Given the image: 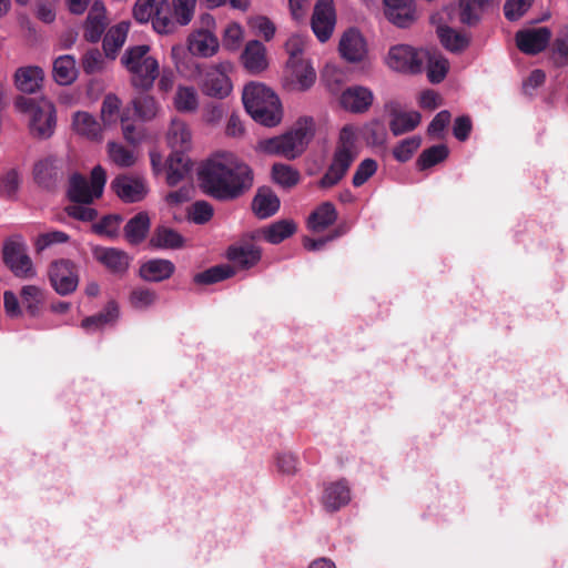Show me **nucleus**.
Here are the masks:
<instances>
[{"instance_id":"412c9836","label":"nucleus","mask_w":568,"mask_h":568,"mask_svg":"<svg viewBox=\"0 0 568 568\" xmlns=\"http://www.w3.org/2000/svg\"><path fill=\"white\" fill-rule=\"evenodd\" d=\"M71 128L74 133L92 141L102 140L103 126L87 111H77L71 118Z\"/></svg>"},{"instance_id":"393cba45","label":"nucleus","mask_w":568,"mask_h":568,"mask_svg":"<svg viewBox=\"0 0 568 568\" xmlns=\"http://www.w3.org/2000/svg\"><path fill=\"white\" fill-rule=\"evenodd\" d=\"M173 106L180 113H194L200 108V94L191 84H179L173 95Z\"/></svg>"},{"instance_id":"e433bc0d","label":"nucleus","mask_w":568,"mask_h":568,"mask_svg":"<svg viewBox=\"0 0 568 568\" xmlns=\"http://www.w3.org/2000/svg\"><path fill=\"white\" fill-rule=\"evenodd\" d=\"M151 225L150 216L146 212H139L128 221L124 226L126 240L132 244L141 243L149 233Z\"/></svg>"},{"instance_id":"8fccbe9b","label":"nucleus","mask_w":568,"mask_h":568,"mask_svg":"<svg viewBox=\"0 0 568 568\" xmlns=\"http://www.w3.org/2000/svg\"><path fill=\"white\" fill-rule=\"evenodd\" d=\"M234 274L235 270L233 266L229 264H221L196 274L194 276V282L196 284H213L230 278Z\"/></svg>"},{"instance_id":"5fc2aeb1","label":"nucleus","mask_w":568,"mask_h":568,"mask_svg":"<svg viewBox=\"0 0 568 568\" xmlns=\"http://www.w3.org/2000/svg\"><path fill=\"white\" fill-rule=\"evenodd\" d=\"M159 7L154 13L152 19V27L154 31L159 34H170L176 30L179 23L176 22L174 16L172 17L168 11H163L162 4Z\"/></svg>"},{"instance_id":"680f3d73","label":"nucleus","mask_w":568,"mask_h":568,"mask_svg":"<svg viewBox=\"0 0 568 568\" xmlns=\"http://www.w3.org/2000/svg\"><path fill=\"white\" fill-rule=\"evenodd\" d=\"M158 8L156 0H136L132 8V14L139 23H146L152 21Z\"/></svg>"},{"instance_id":"4be33fe9","label":"nucleus","mask_w":568,"mask_h":568,"mask_svg":"<svg viewBox=\"0 0 568 568\" xmlns=\"http://www.w3.org/2000/svg\"><path fill=\"white\" fill-rule=\"evenodd\" d=\"M175 272L173 262L166 258H151L141 264L139 275L146 282H163Z\"/></svg>"},{"instance_id":"9d476101","label":"nucleus","mask_w":568,"mask_h":568,"mask_svg":"<svg viewBox=\"0 0 568 568\" xmlns=\"http://www.w3.org/2000/svg\"><path fill=\"white\" fill-rule=\"evenodd\" d=\"M316 80V72L308 60L294 62L287 60L282 83L287 91L304 92L313 87Z\"/></svg>"},{"instance_id":"774afa93","label":"nucleus","mask_w":568,"mask_h":568,"mask_svg":"<svg viewBox=\"0 0 568 568\" xmlns=\"http://www.w3.org/2000/svg\"><path fill=\"white\" fill-rule=\"evenodd\" d=\"M122 219L119 215H109L103 217L99 223L93 225L95 233L113 237L120 231Z\"/></svg>"},{"instance_id":"2f4dec72","label":"nucleus","mask_w":568,"mask_h":568,"mask_svg":"<svg viewBox=\"0 0 568 568\" xmlns=\"http://www.w3.org/2000/svg\"><path fill=\"white\" fill-rule=\"evenodd\" d=\"M352 163L353 161H351L349 155L344 152H335L334 160L327 172L321 179L320 185L326 189L337 184L345 175Z\"/></svg>"},{"instance_id":"4468645a","label":"nucleus","mask_w":568,"mask_h":568,"mask_svg":"<svg viewBox=\"0 0 568 568\" xmlns=\"http://www.w3.org/2000/svg\"><path fill=\"white\" fill-rule=\"evenodd\" d=\"M385 18L398 28H408L417 20L415 0H382Z\"/></svg>"},{"instance_id":"58836bf2","label":"nucleus","mask_w":568,"mask_h":568,"mask_svg":"<svg viewBox=\"0 0 568 568\" xmlns=\"http://www.w3.org/2000/svg\"><path fill=\"white\" fill-rule=\"evenodd\" d=\"M422 116L417 111H394L389 123L394 135H400L413 131L419 123Z\"/></svg>"},{"instance_id":"dca6fc26","label":"nucleus","mask_w":568,"mask_h":568,"mask_svg":"<svg viewBox=\"0 0 568 568\" xmlns=\"http://www.w3.org/2000/svg\"><path fill=\"white\" fill-rule=\"evenodd\" d=\"M551 38V32L546 27H532L520 30L516 34V43L520 51L527 54H536L546 49Z\"/></svg>"},{"instance_id":"39448f33","label":"nucleus","mask_w":568,"mask_h":568,"mask_svg":"<svg viewBox=\"0 0 568 568\" xmlns=\"http://www.w3.org/2000/svg\"><path fill=\"white\" fill-rule=\"evenodd\" d=\"M425 57L427 49L397 43L388 49L384 62L393 71L416 74L423 71Z\"/></svg>"},{"instance_id":"9b49d317","label":"nucleus","mask_w":568,"mask_h":568,"mask_svg":"<svg viewBox=\"0 0 568 568\" xmlns=\"http://www.w3.org/2000/svg\"><path fill=\"white\" fill-rule=\"evenodd\" d=\"M312 30L321 42L327 41L336 26V11L333 0H318L312 16Z\"/></svg>"},{"instance_id":"c756f323","label":"nucleus","mask_w":568,"mask_h":568,"mask_svg":"<svg viewBox=\"0 0 568 568\" xmlns=\"http://www.w3.org/2000/svg\"><path fill=\"white\" fill-rule=\"evenodd\" d=\"M53 79L60 85H69L78 78L77 62L73 55L63 54L53 62Z\"/></svg>"},{"instance_id":"a211bd4d","label":"nucleus","mask_w":568,"mask_h":568,"mask_svg":"<svg viewBox=\"0 0 568 568\" xmlns=\"http://www.w3.org/2000/svg\"><path fill=\"white\" fill-rule=\"evenodd\" d=\"M351 488L345 479L326 483L323 487L321 503L325 510L334 513L351 501Z\"/></svg>"},{"instance_id":"338daca9","label":"nucleus","mask_w":568,"mask_h":568,"mask_svg":"<svg viewBox=\"0 0 568 568\" xmlns=\"http://www.w3.org/2000/svg\"><path fill=\"white\" fill-rule=\"evenodd\" d=\"M213 216V207L205 201H197L192 204L189 211V217L195 224H204Z\"/></svg>"},{"instance_id":"4c0bfd02","label":"nucleus","mask_w":568,"mask_h":568,"mask_svg":"<svg viewBox=\"0 0 568 568\" xmlns=\"http://www.w3.org/2000/svg\"><path fill=\"white\" fill-rule=\"evenodd\" d=\"M424 64H426L427 77L432 83L442 82L449 69L448 60L436 50H427Z\"/></svg>"},{"instance_id":"f8f14e48","label":"nucleus","mask_w":568,"mask_h":568,"mask_svg":"<svg viewBox=\"0 0 568 568\" xmlns=\"http://www.w3.org/2000/svg\"><path fill=\"white\" fill-rule=\"evenodd\" d=\"M49 278L53 288L60 295L72 293L79 283L75 266L68 260L53 262L49 267Z\"/></svg>"},{"instance_id":"0e129e2a","label":"nucleus","mask_w":568,"mask_h":568,"mask_svg":"<svg viewBox=\"0 0 568 568\" xmlns=\"http://www.w3.org/2000/svg\"><path fill=\"white\" fill-rule=\"evenodd\" d=\"M420 143L422 140L419 136H410L403 140L393 151L395 159L400 162L408 161L418 150Z\"/></svg>"},{"instance_id":"c9c22d12","label":"nucleus","mask_w":568,"mask_h":568,"mask_svg":"<svg viewBox=\"0 0 568 568\" xmlns=\"http://www.w3.org/2000/svg\"><path fill=\"white\" fill-rule=\"evenodd\" d=\"M337 219L335 206L331 202L322 203L308 217L307 225L313 232H322Z\"/></svg>"},{"instance_id":"ea45409f","label":"nucleus","mask_w":568,"mask_h":568,"mask_svg":"<svg viewBox=\"0 0 568 568\" xmlns=\"http://www.w3.org/2000/svg\"><path fill=\"white\" fill-rule=\"evenodd\" d=\"M21 304L30 316H38L44 303L43 290L36 285H26L21 288Z\"/></svg>"},{"instance_id":"6e6552de","label":"nucleus","mask_w":568,"mask_h":568,"mask_svg":"<svg viewBox=\"0 0 568 568\" xmlns=\"http://www.w3.org/2000/svg\"><path fill=\"white\" fill-rule=\"evenodd\" d=\"M6 266L20 278H33L37 275L32 260L28 255L27 245L18 237L9 239L2 247Z\"/></svg>"},{"instance_id":"c03bdc74","label":"nucleus","mask_w":568,"mask_h":568,"mask_svg":"<svg viewBox=\"0 0 568 568\" xmlns=\"http://www.w3.org/2000/svg\"><path fill=\"white\" fill-rule=\"evenodd\" d=\"M158 300V293L148 287H135L129 295V304L136 311H146L151 308L156 304Z\"/></svg>"},{"instance_id":"e2e57ef3","label":"nucleus","mask_w":568,"mask_h":568,"mask_svg":"<svg viewBox=\"0 0 568 568\" xmlns=\"http://www.w3.org/2000/svg\"><path fill=\"white\" fill-rule=\"evenodd\" d=\"M552 55L559 67L568 65V28L560 31L555 40Z\"/></svg>"},{"instance_id":"49530a36","label":"nucleus","mask_w":568,"mask_h":568,"mask_svg":"<svg viewBox=\"0 0 568 568\" xmlns=\"http://www.w3.org/2000/svg\"><path fill=\"white\" fill-rule=\"evenodd\" d=\"M273 466L280 476L293 477L298 471V459L291 452H278L273 457Z\"/></svg>"},{"instance_id":"a878e982","label":"nucleus","mask_w":568,"mask_h":568,"mask_svg":"<svg viewBox=\"0 0 568 568\" xmlns=\"http://www.w3.org/2000/svg\"><path fill=\"white\" fill-rule=\"evenodd\" d=\"M150 244L160 250H180L184 246L185 239L176 230L160 225L154 230Z\"/></svg>"},{"instance_id":"20e7f679","label":"nucleus","mask_w":568,"mask_h":568,"mask_svg":"<svg viewBox=\"0 0 568 568\" xmlns=\"http://www.w3.org/2000/svg\"><path fill=\"white\" fill-rule=\"evenodd\" d=\"M16 109L26 116L31 134L39 139L50 138L57 125L54 104L47 98L20 97Z\"/></svg>"},{"instance_id":"bb28decb","label":"nucleus","mask_w":568,"mask_h":568,"mask_svg":"<svg viewBox=\"0 0 568 568\" xmlns=\"http://www.w3.org/2000/svg\"><path fill=\"white\" fill-rule=\"evenodd\" d=\"M43 81V71L39 67H21L16 71L14 82L17 88L24 93H34Z\"/></svg>"},{"instance_id":"4d7b16f0","label":"nucleus","mask_w":568,"mask_h":568,"mask_svg":"<svg viewBox=\"0 0 568 568\" xmlns=\"http://www.w3.org/2000/svg\"><path fill=\"white\" fill-rule=\"evenodd\" d=\"M356 139L357 129L354 125L347 124L343 126L339 133V145L336 152H344L351 156V161H354L356 156Z\"/></svg>"},{"instance_id":"6e6d98bb","label":"nucleus","mask_w":568,"mask_h":568,"mask_svg":"<svg viewBox=\"0 0 568 568\" xmlns=\"http://www.w3.org/2000/svg\"><path fill=\"white\" fill-rule=\"evenodd\" d=\"M197 0H173V16L179 23V26H187L195 13Z\"/></svg>"},{"instance_id":"7ed1b4c3","label":"nucleus","mask_w":568,"mask_h":568,"mask_svg":"<svg viewBox=\"0 0 568 568\" xmlns=\"http://www.w3.org/2000/svg\"><path fill=\"white\" fill-rule=\"evenodd\" d=\"M121 62L130 73L134 88L148 91L160 75L159 61L150 54V47L146 44L128 48Z\"/></svg>"},{"instance_id":"a18cd8bd","label":"nucleus","mask_w":568,"mask_h":568,"mask_svg":"<svg viewBox=\"0 0 568 568\" xmlns=\"http://www.w3.org/2000/svg\"><path fill=\"white\" fill-rule=\"evenodd\" d=\"M121 101L114 94H108L101 105V120L104 129L114 126L120 116Z\"/></svg>"},{"instance_id":"f704fd0d","label":"nucleus","mask_w":568,"mask_h":568,"mask_svg":"<svg viewBox=\"0 0 568 568\" xmlns=\"http://www.w3.org/2000/svg\"><path fill=\"white\" fill-rule=\"evenodd\" d=\"M129 28L130 23L122 21L108 30L103 39V50L111 59H114L118 51L123 47Z\"/></svg>"},{"instance_id":"79ce46f5","label":"nucleus","mask_w":568,"mask_h":568,"mask_svg":"<svg viewBox=\"0 0 568 568\" xmlns=\"http://www.w3.org/2000/svg\"><path fill=\"white\" fill-rule=\"evenodd\" d=\"M106 153L109 160L120 168L133 166L138 160V155L133 150L114 141L108 142Z\"/></svg>"},{"instance_id":"a19ab883","label":"nucleus","mask_w":568,"mask_h":568,"mask_svg":"<svg viewBox=\"0 0 568 568\" xmlns=\"http://www.w3.org/2000/svg\"><path fill=\"white\" fill-rule=\"evenodd\" d=\"M34 179L43 186H49L61 173L60 161L54 158L40 160L34 165Z\"/></svg>"},{"instance_id":"1a4fd4ad","label":"nucleus","mask_w":568,"mask_h":568,"mask_svg":"<svg viewBox=\"0 0 568 568\" xmlns=\"http://www.w3.org/2000/svg\"><path fill=\"white\" fill-rule=\"evenodd\" d=\"M314 130L313 118L303 116L294 123L290 131L281 135L287 160H293L304 152L314 135Z\"/></svg>"},{"instance_id":"864d4df0","label":"nucleus","mask_w":568,"mask_h":568,"mask_svg":"<svg viewBox=\"0 0 568 568\" xmlns=\"http://www.w3.org/2000/svg\"><path fill=\"white\" fill-rule=\"evenodd\" d=\"M438 37L442 44L449 51L457 52L465 49L468 44V39L448 27L438 28Z\"/></svg>"},{"instance_id":"0eeeda50","label":"nucleus","mask_w":568,"mask_h":568,"mask_svg":"<svg viewBox=\"0 0 568 568\" xmlns=\"http://www.w3.org/2000/svg\"><path fill=\"white\" fill-rule=\"evenodd\" d=\"M233 71V64L230 61H221L210 65L201 82L202 91L205 95L215 99H225L233 90L230 73Z\"/></svg>"},{"instance_id":"c85d7f7f","label":"nucleus","mask_w":568,"mask_h":568,"mask_svg":"<svg viewBox=\"0 0 568 568\" xmlns=\"http://www.w3.org/2000/svg\"><path fill=\"white\" fill-rule=\"evenodd\" d=\"M106 27L105 9L101 3L95 2L85 21L84 37L91 42H97Z\"/></svg>"},{"instance_id":"5701e85b","label":"nucleus","mask_w":568,"mask_h":568,"mask_svg":"<svg viewBox=\"0 0 568 568\" xmlns=\"http://www.w3.org/2000/svg\"><path fill=\"white\" fill-rule=\"evenodd\" d=\"M166 141L172 152L184 153L192 146L190 126L181 119H173L166 133Z\"/></svg>"},{"instance_id":"13d9d810","label":"nucleus","mask_w":568,"mask_h":568,"mask_svg":"<svg viewBox=\"0 0 568 568\" xmlns=\"http://www.w3.org/2000/svg\"><path fill=\"white\" fill-rule=\"evenodd\" d=\"M448 156V149L444 144L434 145L419 155L418 165L422 170L428 169Z\"/></svg>"},{"instance_id":"2eb2a0df","label":"nucleus","mask_w":568,"mask_h":568,"mask_svg":"<svg viewBox=\"0 0 568 568\" xmlns=\"http://www.w3.org/2000/svg\"><path fill=\"white\" fill-rule=\"evenodd\" d=\"M116 195L124 202H139L148 194L145 180L141 176L120 175L111 183Z\"/></svg>"},{"instance_id":"ddd939ff","label":"nucleus","mask_w":568,"mask_h":568,"mask_svg":"<svg viewBox=\"0 0 568 568\" xmlns=\"http://www.w3.org/2000/svg\"><path fill=\"white\" fill-rule=\"evenodd\" d=\"M338 51L341 57L349 63L363 62L368 54V44L363 33L355 28L343 32Z\"/></svg>"},{"instance_id":"aec40b11","label":"nucleus","mask_w":568,"mask_h":568,"mask_svg":"<svg viewBox=\"0 0 568 568\" xmlns=\"http://www.w3.org/2000/svg\"><path fill=\"white\" fill-rule=\"evenodd\" d=\"M187 49L193 55L211 58L217 53L220 42L214 32L196 29L187 38Z\"/></svg>"},{"instance_id":"cd10ccee","label":"nucleus","mask_w":568,"mask_h":568,"mask_svg":"<svg viewBox=\"0 0 568 568\" xmlns=\"http://www.w3.org/2000/svg\"><path fill=\"white\" fill-rule=\"evenodd\" d=\"M226 256L234 265L250 268L261 260V251L252 244H239L231 246Z\"/></svg>"},{"instance_id":"b1692460","label":"nucleus","mask_w":568,"mask_h":568,"mask_svg":"<svg viewBox=\"0 0 568 568\" xmlns=\"http://www.w3.org/2000/svg\"><path fill=\"white\" fill-rule=\"evenodd\" d=\"M94 258L103 264L112 273H124L130 265L129 255L113 247H95L93 251Z\"/></svg>"},{"instance_id":"052dcab7","label":"nucleus","mask_w":568,"mask_h":568,"mask_svg":"<svg viewBox=\"0 0 568 568\" xmlns=\"http://www.w3.org/2000/svg\"><path fill=\"white\" fill-rule=\"evenodd\" d=\"M20 185V175L17 170L9 169L0 172V195L12 197Z\"/></svg>"},{"instance_id":"de8ad7c7","label":"nucleus","mask_w":568,"mask_h":568,"mask_svg":"<svg viewBox=\"0 0 568 568\" xmlns=\"http://www.w3.org/2000/svg\"><path fill=\"white\" fill-rule=\"evenodd\" d=\"M245 38L243 26L236 21L227 23L222 32V44L229 51H237Z\"/></svg>"},{"instance_id":"603ef678","label":"nucleus","mask_w":568,"mask_h":568,"mask_svg":"<svg viewBox=\"0 0 568 568\" xmlns=\"http://www.w3.org/2000/svg\"><path fill=\"white\" fill-rule=\"evenodd\" d=\"M132 105L136 115L144 121L154 119L160 110L158 101L148 94L134 99Z\"/></svg>"},{"instance_id":"f3484780","label":"nucleus","mask_w":568,"mask_h":568,"mask_svg":"<svg viewBox=\"0 0 568 568\" xmlns=\"http://www.w3.org/2000/svg\"><path fill=\"white\" fill-rule=\"evenodd\" d=\"M339 105L351 113H364L373 104L374 94L363 85H352L339 95Z\"/></svg>"},{"instance_id":"72a5a7b5","label":"nucleus","mask_w":568,"mask_h":568,"mask_svg":"<svg viewBox=\"0 0 568 568\" xmlns=\"http://www.w3.org/2000/svg\"><path fill=\"white\" fill-rule=\"evenodd\" d=\"M252 207L258 217L266 219L278 211L280 199L270 189H260L253 200Z\"/></svg>"},{"instance_id":"f03ea898","label":"nucleus","mask_w":568,"mask_h":568,"mask_svg":"<svg viewBox=\"0 0 568 568\" xmlns=\"http://www.w3.org/2000/svg\"><path fill=\"white\" fill-rule=\"evenodd\" d=\"M246 112L261 125L273 128L283 119V108L278 95L261 82L247 83L242 93Z\"/></svg>"},{"instance_id":"6ab92c4d","label":"nucleus","mask_w":568,"mask_h":568,"mask_svg":"<svg viewBox=\"0 0 568 568\" xmlns=\"http://www.w3.org/2000/svg\"><path fill=\"white\" fill-rule=\"evenodd\" d=\"M244 69L252 74H260L268 69L266 47L258 40H250L241 53Z\"/></svg>"},{"instance_id":"69168bd1","label":"nucleus","mask_w":568,"mask_h":568,"mask_svg":"<svg viewBox=\"0 0 568 568\" xmlns=\"http://www.w3.org/2000/svg\"><path fill=\"white\" fill-rule=\"evenodd\" d=\"M488 0H460V21L471 24L478 20L479 10Z\"/></svg>"},{"instance_id":"f257e3e1","label":"nucleus","mask_w":568,"mask_h":568,"mask_svg":"<svg viewBox=\"0 0 568 568\" xmlns=\"http://www.w3.org/2000/svg\"><path fill=\"white\" fill-rule=\"evenodd\" d=\"M203 191L217 200H233L253 185L251 168L231 151H216L199 170Z\"/></svg>"},{"instance_id":"473e14b6","label":"nucleus","mask_w":568,"mask_h":568,"mask_svg":"<svg viewBox=\"0 0 568 568\" xmlns=\"http://www.w3.org/2000/svg\"><path fill=\"white\" fill-rule=\"evenodd\" d=\"M120 316L119 306L115 302L106 304L104 310L94 316L82 321V327L88 332L99 331L108 325H113Z\"/></svg>"},{"instance_id":"37998d69","label":"nucleus","mask_w":568,"mask_h":568,"mask_svg":"<svg viewBox=\"0 0 568 568\" xmlns=\"http://www.w3.org/2000/svg\"><path fill=\"white\" fill-rule=\"evenodd\" d=\"M296 231V225L291 220L277 221L262 231L263 237L271 244H278L285 239L292 236Z\"/></svg>"},{"instance_id":"bf43d9fd","label":"nucleus","mask_w":568,"mask_h":568,"mask_svg":"<svg viewBox=\"0 0 568 568\" xmlns=\"http://www.w3.org/2000/svg\"><path fill=\"white\" fill-rule=\"evenodd\" d=\"M248 27L265 41H271L276 32L275 24L265 16L251 17L247 20Z\"/></svg>"},{"instance_id":"423d86ee","label":"nucleus","mask_w":568,"mask_h":568,"mask_svg":"<svg viewBox=\"0 0 568 568\" xmlns=\"http://www.w3.org/2000/svg\"><path fill=\"white\" fill-rule=\"evenodd\" d=\"M105 182L106 173L101 165L92 170L90 181L80 174H73L70 178L69 197L72 202L90 204L102 195Z\"/></svg>"},{"instance_id":"7c9ffc66","label":"nucleus","mask_w":568,"mask_h":568,"mask_svg":"<svg viewBox=\"0 0 568 568\" xmlns=\"http://www.w3.org/2000/svg\"><path fill=\"white\" fill-rule=\"evenodd\" d=\"M192 162L184 153L172 152L168 160L166 182L174 186L179 184L190 173Z\"/></svg>"},{"instance_id":"3c124183","label":"nucleus","mask_w":568,"mask_h":568,"mask_svg":"<svg viewBox=\"0 0 568 568\" xmlns=\"http://www.w3.org/2000/svg\"><path fill=\"white\" fill-rule=\"evenodd\" d=\"M272 178L280 186L291 189L298 183L300 173L291 165L277 163L272 168Z\"/></svg>"},{"instance_id":"09e8293b","label":"nucleus","mask_w":568,"mask_h":568,"mask_svg":"<svg viewBox=\"0 0 568 568\" xmlns=\"http://www.w3.org/2000/svg\"><path fill=\"white\" fill-rule=\"evenodd\" d=\"M234 274L235 270L233 266L229 264H221L196 274L194 276V282L196 284H213L230 278Z\"/></svg>"}]
</instances>
